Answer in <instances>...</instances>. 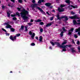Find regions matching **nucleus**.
<instances>
[{
    "label": "nucleus",
    "mask_w": 80,
    "mask_h": 80,
    "mask_svg": "<svg viewBox=\"0 0 80 80\" xmlns=\"http://www.w3.org/2000/svg\"><path fill=\"white\" fill-rule=\"evenodd\" d=\"M21 16L26 22H28V17L27 16V15L28 14V12L25 10L24 8H23L21 10V12L20 13Z\"/></svg>",
    "instance_id": "f257e3e1"
},
{
    "label": "nucleus",
    "mask_w": 80,
    "mask_h": 80,
    "mask_svg": "<svg viewBox=\"0 0 80 80\" xmlns=\"http://www.w3.org/2000/svg\"><path fill=\"white\" fill-rule=\"evenodd\" d=\"M56 17H57L58 20H60L61 19L65 18V20H63L64 22L67 21V20H68V16H63L60 17L59 14H57Z\"/></svg>",
    "instance_id": "f03ea898"
},
{
    "label": "nucleus",
    "mask_w": 80,
    "mask_h": 80,
    "mask_svg": "<svg viewBox=\"0 0 80 80\" xmlns=\"http://www.w3.org/2000/svg\"><path fill=\"white\" fill-rule=\"evenodd\" d=\"M67 43V41H64V42L62 43L61 45L59 42H54V43L56 44L57 46H58V47H60V48H64V46H63V45H65V44H66Z\"/></svg>",
    "instance_id": "7ed1b4c3"
},
{
    "label": "nucleus",
    "mask_w": 80,
    "mask_h": 80,
    "mask_svg": "<svg viewBox=\"0 0 80 80\" xmlns=\"http://www.w3.org/2000/svg\"><path fill=\"white\" fill-rule=\"evenodd\" d=\"M65 2L67 3H68L69 6H71V7H72L73 8H78V7H77V5L73 6L70 5V0H66L65 1Z\"/></svg>",
    "instance_id": "20e7f679"
},
{
    "label": "nucleus",
    "mask_w": 80,
    "mask_h": 80,
    "mask_svg": "<svg viewBox=\"0 0 80 80\" xmlns=\"http://www.w3.org/2000/svg\"><path fill=\"white\" fill-rule=\"evenodd\" d=\"M69 18L71 19V20H76L77 19H79L80 18L78 17L77 15L75 14L74 16H70L69 17Z\"/></svg>",
    "instance_id": "39448f33"
},
{
    "label": "nucleus",
    "mask_w": 80,
    "mask_h": 80,
    "mask_svg": "<svg viewBox=\"0 0 80 80\" xmlns=\"http://www.w3.org/2000/svg\"><path fill=\"white\" fill-rule=\"evenodd\" d=\"M63 47H64L63 48H63L62 49V51L63 52H66L67 51V49L66 48H67V47H72V45H63Z\"/></svg>",
    "instance_id": "423d86ee"
},
{
    "label": "nucleus",
    "mask_w": 80,
    "mask_h": 80,
    "mask_svg": "<svg viewBox=\"0 0 80 80\" xmlns=\"http://www.w3.org/2000/svg\"><path fill=\"white\" fill-rule=\"evenodd\" d=\"M4 24L5 25H6V27L7 28H12V26L9 24V22H5Z\"/></svg>",
    "instance_id": "0eeeda50"
},
{
    "label": "nucleus",
    "mask_w": 80,
    "mask_h": 80,
    "mask_svg": "<svg viewBox=\"0 0 80 80\" xmlns=\"http://www.w3.org/2000/svg\"><path fill=\"white\" fill-rule=\"evenodd\" d=\"M35 22H40L39 23V25H44V23L43 22H42V20L38 19L37 20H36L35 21Z\"/></svg>",
    "instance_id": "6e6552de"
},
{
    "label": "nucleus",
    "mask_w": 80,
    "mask_h": 80,
    "mask_svg": "<svg viewBox=\"0 0 80 80\" xmlns=\"http://www.w3.org/2000/svg\"><path fill=\"white\" fill-rule=\"evenodd\" d=\"M9 38L12 41H14L15 40H16V39H17V36H15L13 37V35H11L10 36Z\"/></svg>",
    "instance_id": "1a4fd4ad"
},
{
    "label": "nucleus",
    "mask_w": 80,
    "mask_h": 80,
    "mask_svg": "<svg viewBox=\"0 0 80 80\" xmlns=\"http://www.w3.org/2000/svg\"><path fill=\"white\" fill-rule=\"evenodd\" d=\"M36 8L38 10H39L40 11V12H42V14H44L45 15H46V13H45V12H44L43 10L41 8H40V7H36Z\"/></svg>",
    "instance_id": "9d476101"
},
{
    "label": "nucleus",
    "mask_w": 80,
    "mask_h": 80,
    "mask_svg": "<svg viewBox=\"0 0 80 80\" xmlns=\"http://www.w3.org/2000/svg\"><path fill=\"white\" fill-rule=\"evenodd\" d=\"M58 11H59V12H62L64 11V9L63 8H59L58 9Z\"/></svg>",
    "instance_id": "9b49d317"
},
{
    "label": "nucleus",
    "mask_w": 80,
    "mask_h": 80,
    "mask_svg": "<svg viewBox=\"0 0 80 80\" xmlns=\"http://www.w3.org/2000/svg\"><path fill=\"white\" fill-rule=\"evenodd\" d=\"M52 24H53V22H51L47 24L46 26V27H50V26H51Z\"/></svg>",
    "instance_id": "f8f14e48"
},
{
    "label": "nucleus",
    "mask_w": 80,
    "mask_h": 80,
    "mask_svg": "<svg viewBox=\"0 0 80 80\" xmlns=\"http://www.w3.org/2000/svg\"><path fill=\"white\" fill-rule=\"evenodd\" d=\"M52 3H50L47 2L45 3V5L47 7H50Z\"/></svg>",
    "instance_id": "ddd939ff"
},
{
    "label": "nucleus",
    "mask_w": 80,
    "mask_h": 80,
    "mask_svg": "<svg viewBox=\"0 0 80 80\" xmlns=\"http://www.w3.org/2000/svg\"><path fill=\"white\" fill-rule=\"evenodd\" d=\"M37 4H32V5H31V7H36V8H37V7H37Z\"/></svg>",
    "instance_id": "4468645a"
},
{
    "label": "nucleus",
    "mask_w": 80,
    "mask_h": 80,
    "mask_svg": "<svg viewBox=\"0 0 80 80\" xmlns=\"http://www.w3.org/2000/svg\"><path fill=\"white\" fill-rule=\"evenodd\" d=\"M44 3V2H45V1L44 0H39V1L38 2V3L39 4H40L42 2Z\"/></svg>",
    "instance_id": "2eb2a0df"
},
{
    "label": "nucleus",
    "mask_w": 80,
    "mask_h": 80,
    "mask_svg": "<svg viewBox=\"0 0 80 80\" xmlns=\"http://www.w3.org/2000/svg\"><path fill=\"white\" fill-rule=\"evenodd\" d=\"M43 40V38H42V36H41L39 37V42H42V40Z\"/></svg>",
    "instance_id": "dca6fc26"
},
{
    "label": "nucleus",
    "mask_w": 80,
    "mask_h": 80,
    "mask_svg": "<svg viewBox=\"0 0 80 80\" xmlns=\"http://www.w3.org/2000/svg\"><path fill=\"white\" fill-rule=\"evenodd\" d=\"M24 29V26H21V28L19 29V30H23Z\"/></svg>",
    "instance_id": "f3484780"
},
{
    "label": "nucleus",
    "mask_w": 80,
    "mask_h": 80,
    "mask_svg": "<svg viewBox=\"0 0 80 80\" xmlns=\"http://www.w3.org/2000/svg\"><path fill=\"white\" fill-rule=\"evenodd\" d=\"M11 32H15V29L13 28H10Z\"/></svg>",
    "instance_id": "a211bd4d"
},
{
    "label": "nucleus",
    "mask_w": 80,
    "mask_h": 80,
    "mask_svg": "<svg viewBox=\"0 0 80 80\" xmlns=\"http://www.w3.org/2000/svg\"><path fill=\"white\" fill-rule=\"evenodd\" d=\"M74 48H71L72 52V53H75L76 52V51L75 50H74Z\"/></svg>",
    "instance_id": "6ab92c4d"
},
{
    "label": "nucleus",
    "mask_w": 80,
    "mask_h": 80,
    "mask_svg": "<svg viewBox=\"0 0 80 80\" xmlns=\"http://www.w3.org/2000/svg\"><path fill=\"white\" fill-rule=\"evenodd\" d=\"M63 33H64L62 31L60 33V35L61 37H62L63 36Z\"/></svg>",
    "instance_id": "aec40b11"
},
{
    "label": "nucleus",
    "mask_w": 80,
    "mask_h": 80,
    "mask_svg": "<svg viewBox=\"0 0 80 80\" xmlns=\"http://www.w3.org/2000/svg\"><path fill=\"white\" fill-rule=\"evenodd\" d=\"M16 15H18L19 17H20V13H18V12H16Z\"/></svg>",
    "instance_id": "412c9836"
},
{
    "label": "nucleus",
    "mask_w": 80,
    "mask_h": 80,
    "mask_svg": "<svg viewBox=\"0 0 80 80\" xmlns=\"http://www.w3.org/2000/svg\"><path fill=\"white\" fill-rule=\"evenodd\" d=\"M35 35V33H33L32 34V36L31 37L32 39H33V38H34Z\"/></svg>",
    "instance_id": "4be33fe9"
},
{
    "label": "nucleus",
    "mask_w": 80,
    "mask_h": 80,
    "mask_svg": "<svg viewBox=\"0 0 80 80\" xmlns=\"http://www.w3.org/2000/svg\"><path fill=\"white\" fill-rule=\"evenodd\" d=\"M50 43H51L52 45V46H54V45H55V44H56L55 43V42L54 43L53 42H52V41H50Z\"/></svg>",
    "instance_id": "5701e85b"
},
{
    "label": "nucleus",
    "mask_w": 80,
    "mask_h": 80,
    "mask_svg": "<svg viewBox=\"0 0 80 80\" xmlns=\"http://www.w3.org/2000/svg\"><path fill=\"white\" fill-rule=\"evenodd\" d=\"M65 5L64 4H61L60 6V7H61V8H63V7H65Z\"/></svg>",
    "instance_id": "b1692460"
},
{
    "label": "nucleus",
    "mask_w": 80,
    "mask_h": 80,
    "mask_svg": "<svg viewBox=\"0 0 80 80\" xmlns=\"http://www.w3.org/2000/svg\"><path fill=\"white\" fill-rule=\"evenodd\" d=\"M72 32L70 31H68V35H72Z\"/></svg>",
    "instance_id": "393cba45"
},
{
    "label": "nucleus",
    "mask_w": 80,
    "mask_h": 80,
    "mask_svg": "<svg viewBox=\"0 0 80 80\" xmlns=\"http://www.w3.org/2000/svg\"><path fill=\"white\" fill-rule=\"evenodd\" d=\"M7 15H8V17H10V13L8 12H7Z\"/></svg>",
    "instance_id": "a878e982"
},
{
    "label": "nucleus",
    "mask_w": 80,
    "mask_h": 80,
    "mask_svg": "<svg viewBox=\"0 0 80 80\" xmlns=\"http://www.w3.org/2000/svg\"><path fill=\"white\" fill-rule=\"evenodd\" d=\"M25 30H24V32H27V31H28V28L27 26H25Z\"/></svg>",
    "instance_id": "bb28decb"
},
{
    "label": "nucleus",
    "mask_w": 80,
    "mask_h": 80,
    "mask_svg": "<svg viewBox=\"0 0 80 80\" xmlns=\"http://www.w3.org/2000/svg\"><path fill=\"white\" fill-rule=\"evenodd\" d=\"M74 30V29H73V28H72L71 29L69 30L70 32H73Z\"/></svg>",
    "instance_id": "cd10ccee"
},
{
    "label": "nucleus",
    "mask_w": 80,
    "mask_h": 80,
    "mask_svg": "<svg viewBox=\"0 0 80 80\" xmlns=\"http://www.w3.org/2000/svg\"><path fill=\"white\" fill-rule=\"evenodd\" d=\"M12 20H14L15 21H16L17 20V18L14 17L12 18Z\"/></svg>",
    "instance_id": "c85d7f7f"
},
{
    "label": "nucleus",
    "mask_w": 80,
    "mask_h": 80,
    "mask_svg": "<svg viewBox=\"0 0 80 80\" xmlns=\"http://www.w3.org/2000/svg\"><path fill=\"white\" fill-rule=\"evenodd\" d=\"M62 29L63 31H64V32H67V30L65 29V28L64 27H63L62 28Z\"/></svg>",
    "instance_id": "c756f323"
},
{
    "label": "nucleus",
    "mask_w": 80,
    "mask_h": 80,
    "mask_svg": "<svg viewBox=\"0 0 80 80\" xmlns=\"http://www.w3.org/2000/svg\"><path fill=\"white\" fill-rule=\"evenodd\" d=\"M40 31L41 33H42L43 31V29L42 28H41L40 29Z\"/></svg>",
    "instance_id": "7c9ffc66"
},
{
    "label": "nucleus",
    "mask_w": 80,
    "mask_h": 80,
    "mask_svg": "<svg viewBox=\"0 0 80 80\" xmlns=\"http://www.w3.org/2000/svg\"><path fill=\"white\" fill-rule=\"evenodd\" d=\"M22 0H18V2L19 3H22Z\"/></svg>",
    "instance_id": "2f4dec72"
},
{
    "label": "nucleus",
    "mask_w": 80,
    "mask_h": 80,
    "mask_svg": "<svg viewBox=\"0 0 80 80\" xmlns=\"http://www.w3.org/2000/svg\"><path fill=\"white\" fill-rule=\"evenodd\" d=\"M31 45L32 46H35V44L34 42H32L31 44Z\"/></svg>",
    "instance_id": "473e14b6"
},
{
    "label": "nucleus",
    "mask_w": 80,
    "mask_h": 80,
    "mask_svg": "<svg viewBox=\"0 0 80 80\" xmlns=\"http://www.w3.org/2000/svg\"><path fill=\"white\" fill-rule=\"evenodd\" d=\"M2 30H3V31H4V32H7V31L4 28H2Z\"/></svg>",
    "instance_id": "72a5a7b5"
},
{
    "label": "nucleus",
    "mask_w": 80,
    "mask_h": 80,
    "mask_svg": "<svg viewBox=\"0 0 80 80\" xmlns=\"http://www.w3.org/2000/svg\"><path fill=\"white\" fill-rule=\"evenodd\" d=\"M76 43L77 44V45H80V41H78V42H77Z\"/></svg>",
    "instance_id": "f704fd0d"
},
{
    "label": "nucleus",
    "mask_w": 80,
    "mask_h": 80,
    "mask_svg": "<svg viewBox=\"0 0 80 80\" xmlns=\"http://www.w3.org/2000/svg\"><path fill=\"white\" fill-rule=\"evenodd\" d=\"M71 13L72 15H75V12L73 11L71 12Z\"/></svg>",
    "instance_id": "c9c22d12"
},
{
    "label": "nucleus",
    "mask_w": 80,
    "mask_h": 80,
    "mask_svg": "<svg viewBox=\"0 0 80 80\" xmlns=\"http://www.w3.org/2000/svg\"><path fill=\"white\" fill-rule=\"evenodd\" d=\"M11 17H15V15L14 14H11Z\"/></svg>",
    "instance_id": "e433bc0d"
},
{
    "label": "nucleus",
    "mask_w": 80,
    "mask_h": 80,
    "mask_svg": "<svg viewBox=\"0 0 80 80\" xmlns=\"http://www.w3.org/2000/svg\"><path fill=\"white\" fill-rule=\"evenodd\" d=\"M53 20V17H52L50 19V20H51V21H52Z\"/></svg>",
    "instance_id": "4c0bfd02"
},
{
    "label": "nucleus",
    "mask_w": 80,
    "mask_h": 80,
    "mask_svg": "<svg viewBox=\"0 0 80 80\" xmlns=\"http://www.w3.org/2000/svg\"><path fill=\"white\" fill-rule=\"evenodd\" d=\"M29 34L30 35H32V31H30L29 32Z\"/></svg>",
    "instance_id": "58836bf2"
},
{
    "label": "nucleus",
    "mask_w": 80,
    "mask_h": 80,
    "mask_svg": "<svg viewBox=\"0 0 80 80\" xmlns=\"http://www.w3.org/2000/svg\"><path fill=\"white\" fill-rule=\"evenodd\" d=\"M74 37L75 38H78V36L77 35H74Z\"/></svg>",
    "instance_id": "ea45409f"
},
{
    "label": "nucleus",
    "mask_w": 80,
    "mask_h": 80,
    "mask_svg": "<svg viewBox=\"0 0 80 80\" xmlns=\"http://www.w3.org/2000/svg\"><path fill=\"white\" fill-rule=\"evenodd\" d=\"M72 43H73L74 44H75V42L74 41V40L72 39Z\"/></svg>",
    "instance_id": "a19ab883"
},
{
    "label": "nucleus",
    "mask_w": 80,
    "mask_h": 80,
    "mask_svg": "<svg viewBox=\"0 0 80 80\" xmlns=\"http://www.w3.org/2000/svg\"><path fill=\"white\" fill-rule=\"evenodd\" d=\"M17 37H20V34H16Z\"/></svg>",
    "instance_id": "79ce46f5"
},
{
    "label": "nucleus",
    "mask_w": 80,
    "mask_h": 80,
    "mask_svg": "<svg viewBox=\"0 0 80 80\" xmlns=\"http://www.w3.org/2000/svg\"><path fill=\"white\" fill-rule=\"evenodd\" d=\"M17 9H18V11H21V8H18Z\"/></svg>",
    "instance_id": "37998d69"
},
{
    "label": "nucleus",
    "mask_w": 80,
    "mask_h": 80,
    "mask_svg": "<svg viewBox=\"0 0 80 80\" xmlns=\"http://www.w3.org/2000/svg\"><path fill=\"white\" fill-rule=\"evenodd\" d=\"M32 2L33 3H35V0H32Z\"/></svg>",
    "instance_id": "c03bdc74"
},
{
    "label": "nucleus",
    "mask_w": 80,
    "mask_h": 80,
    "mask_svg": "<svg viewBox=\"0 0 80 80\" xmlns=\"http://www.w3.org/2000/svg\"><path fill=\"white\" fill-rule=\"evenodd\" d=\"M78 52H80V48L79 47H78Z\"/></svg>",
    "instance_id": "a18cd8bd"
},
{
    "label": "nucleus",
    "mask_w": 80,
    "mask_h": 80,
    "mask_svg": "<svg viewBox=\"0 0 80 80\" xmlns=\"http://www.w3.org/2000/svg\"><path fill=\"white\" fill-rule=\"evenodd\" d=\"M2 9H5V6L4 5H3L2 6Z\"/></svg>",
    "instance_id": "49530a36"
},
{
    "label": "nucleus",
    "mask_w": 80,
    "mask_h": 80,
    "mask_svg": "<svg viewBox=\"0 0 80 80\" xmlns=\"http://www.w3.org/2000/svg\"><path fill=\"white\" fill-rule=\"evenodd\" d=\"M32 24H33L32 23H28V25H32Z\"/></svg>",
    "instance_id": "de8ad7c7"
},
{
    "label": "nucleus",
    "mask_w": 80,
    "mask_h": 80,
    "mask_svg": "<svg viewBox=\"0 0 80 80\" xmlns=\"http://www.w3.org/2000/svg\"><path fill=\"white\" fill-rule=\"evenodd\" d=\"M12 2H13V3H15V0H10Z\"/></svg>",
    "instance_id": "09e8293b"
},
{
    "label": "nucleus",
    "mask_w": 80,
    "mask_h": 80,
    "mask_svg": "<svg viewBox=\"0 0 80 80\" xmlns=\"http://www.w3.org/2000/svg\"><path fill=\"white\" fill-rule=\"evenodd\" d=\"M49 8H53V6H49Z\"/></svg>",
    "instance_id": "8fccbe9b"
},
{
    "label": "nucleus",
    "mask_w": 80,
    "mask_h": 80,
    "mask_svg": "<svg viewBox=\"0 0 80 80\" xmlns=\"http://www.w3.org/2000/svg\"><path fill=\"white\" fill-rule=\"evenodd\" d=\"M78 35L80 36V31L78 32Z\"/></svg>",
    "instance_id": "3c124183"
},
{
    "label": "nucleus",
    "mask_w": 80,
    "mask_h": 80,
    "mask_svg": "<svg viewBox=\"0 0 80 80\" xmlns=\"http://www.w3.org/2000/svg\"><path fill=\"white\" fill-rule=\"evenodd\" d=\"M46 13H47V15H50V14H49V13H48V12H46Z\"/></svg>",
    "instance_id": "603ef678"
},
{
    "label": "nucleus",
    "mask_w": 80,
    "mask_h": 80,
    "mask_svg": "<svg viewBox=\"0 0 80 80\" xmlns=\"http://www.w3.org/2000/svg\"><path fill=\"white\" fill-rule=\"evenodd\" d=\"M6 35H8V36H9V35H10V33H7Z\"/></svg>",
    "instance_id": "864d4df0"
},
{
    "label": "nucleus",
    "mask_w": 80,
    "mask_h": 80,
    "mask_svg": "<svg viewBox=\"0 0 80 80\" xmlns=\"http://www.w3.org/2000/svg\"><path fill=\"white\" fill-rule=\"evenodd\" d=\"M30 22H33V20L32 19H31V20H30Z\"/></svg>",
    "instance_id": "5fc2aeb1"
},
{
    "label": "nucleus",
    "mask_w": 80,
    "mask_h": 80,
    "mask_svg": "<svg viewBox=\"0 0 80 80\" xmlns=\"http://www.w3.org/2000/svg\"><path fill=\"white\" fill-rule=\"evenodd\" d=\"M35 38H36V39H37V40H38V38L37 36Z\"/></svg>",
    "instance_id": "6e6d98bb"
},
{
    "label": "nucleus",
    "mask_w": 80,
    "mask_h": 80,
    "mask_svg": "<svg viewBox=\"0 0 80 80\" xmlns=\"http://www.w3.org/2000/svg\"><path fill=\"white\" fill-rule=\"evenodd\" d=\"M78 32V29H77L76 31V33H77V32Z\"/></svg>",
    "instance_id": "4d7b16f0"
},
{
    "label": "nucleus",
    "mask_w": 80,
    "mask_h": 80,
    "mask_svg": "<svg viewBox=\"0 0 80 80\" xmlns=\"http://www.w3.org/2000/svg\"><path fill=\"white\" fill-rule=\"evenodd\" d=\"M77 22H80V19H79L78 20H77Z\"/></svg>",
    "instance_id": "13d9d810"
},
{
    "label": "nucleus",
    "mask_w": 80,
    "mask_h": 80,
    "mask_svg": "<svg viewBox=\"0 0 80 80\" xmlns=\"http://www.w3.org/2000/svg\"><path fill=\"white\" fill-rule=\"evenodd\" d=\"M49 48L50 49H51V50H52V47H49Z\"/></svg>",
    "instance_id": "bf43d9fd"
},
{
    "label": "nucleus",
    "mask_w": 80,
    "mask_h": 80,
    "mask_svg": "<svg viewBox=\"0 0 80 80\" xmlns=\"http://www.w3.org/2000/svg\"><path fill=\"white\" fill-rule=\"evenodd\" d=\"M78 31H80V28H79L78 29Z\"/></svg>",
    "instance_id": "052dcab7"
},
{
    "label": "nucleus",
    "mask_w": 80,
    "mask_h": 80,
    "mask_svg": "<svg viewBox=\"0 0 80 80\" xmlns=\"http://www.w3.org/2000/svg\"><path fill=\"white\" fill-rule=\"evenodd\" d=\"M52 12H55V10H52Z\"/></svg>",
    "instance_id": "680f3d73"
},
{
    "label": "nucleus",
    "mask_w": 80,
    "mask_h": 80,
    "mask_svg": "<svg viewBox=\"0 0 80 80\" xmlns=\"http://www.w3.org/2000/svg\"><path fill=\"white\" fill-rule=\"evenodd\" d=\"M32 10H33L34 9V7H32Z\"/></svg>",
    "instance_id": "e2e57ef3"
},
{
    "label": "nucleus",
    "mask_w": 80,
    "mask_h": 80,
    "mask_svg": "<svg viewBox=\"0 0 80 80\" xmlns=\"http://www.w3.org/2000/svg\"><path fill=\"white\" fill-rule=\"evenodd\" d=\"M8 6H9V7H11V5H10V4H8Z\"/></svg>",
    "instance_id": "0e129e2a"
},
{
    "label": "nucleus",
    "mask_w": 80,
    "mask_h": 80,
    "mask_svg": "<svg viewBox=\"0 0 80 80\" xmlns=\"http://www.w3.org/2000/svg\"><path fill=\"white\" fill-rule=\"evenodd\" d=\"M27 0H24V1L25 2H27Z\"/></svg>",
    "instance_id": "69168bd1"
},
{
    "label": "nucleus",
    "mask_w": 80,
    "mask_h": 80,
    "mask_svg": "<svg viewBox=\"0 0 80 80\" xmlns=\"http://www.w3.org/2000/svg\"><path fill=\"white\" fill-rule=\"evenodd\" d=\"M10 73H13V72L12 71H10Z\"/></svg>",
    "instance_id": "338daca9"
},
{
    "label": "nucleus",
    "mask_w": 80,
    "mask_h": 80,
    "mask_svg": "<svg viewBox=\"0 0 80 80\" xmlns=\"http://www.w3.org/2000/svg\"><path fill=\"white\" fill-rule=\"evenodd\" d=\"M40 5H43V4H41Z\"/></svg>",
    "instance_id": "774afa93"
}]
</instances>
